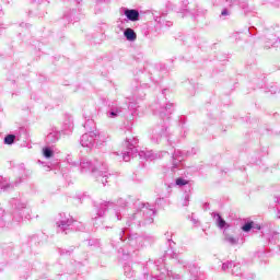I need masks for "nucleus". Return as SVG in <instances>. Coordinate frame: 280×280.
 Masks as SVG:
<instances>
[{
  "label": "nucleus",
  "mask_w": 280,
  "mask_h": 280,
  "mask_svg": "<svg viewBox=\"0 0 280 280\" xmlns=\"http://www.w3.org/2000/svg\"><path fill=\"white\" fill-rule=\"evenodd\" d=\"M148 213H149L150 215H155L156 212H155L154 210H152V209H149V210H148Z\"/></svg>",
  "instance_id": "aec40b11"
},
{
  "label": "nucleus",
  "mask_w": 280,
  "mask_h": 280,
  "mask_svg": "<svg viewBox=\"0 0 280 280\" xmlns=\"http://www.w3.org/2000/svg\"><path fill=\"white\" fill-rule=\"evenodd\" d=\"M15 140H16V136H14V135H8V136L4 138V143H5V145H12V143H14Z\"/></svg>",
  "instance_id": "f8f14e48"
},
{
  "label": "nucleus",
  "mask_w": 280,
  "mask_h": 280,
  "mask_svg": "<svg viewBox=\"0 0 280 280\" xmlns=\"http://www.w3.org/2000/svg\"><path fill=\"white\" fill-rule=\"evenodd\" d=\"M225 242H229V244H232V246H235V244H237V240L231 235H225Z\"/></svg>",
  "instance_id": "4468645a"
},
{
  "label": "nucleus",
  "mask_w": 280,
  "mask_h": 280,
  "mask_svg": "<svg viewBox=\"0 0 280 280\" xmlns=\"http://www.w3.org/2000/svg\"><path fill=\"white\" fill-rule=\"evenodd\" d=\"M180 165H183V153L180 151H175L173 154L172 171L180 170Z\"/></svg>",
  "instance_id": "20e7f679"
},
{
  "label": "nucleus",
  "mask_w": 280,
  "mask_h": 280,
  "mask_svg": "<svg viewBox=\"0 0 280 280\" xmlns=\"http://www.w3.org/2000/svg\"><path fill=\"white\" fill-rule=\"evenodd\" d=\"M125 16H127L129 21H139V11L135 9H127L125 10Z\"/></svg>",
  "instance_id": "39448f33"
},
{
  "label": "nucleus",
  "mask_w": 280,
  "mask_h": 280,
  "mask_svg": "<svg viewBox=\"0 0 280 280\" xmlns=\"http://www.w3.org/2000/svg\"><path fill=\"white\" fill-rule=\"evenodd\" d=\"M256 229H258V231H259V230H261V226L257 225Z\"/></svg>",
  "instance_id": "4be33fe9"
},
{
  "label": "nucleus",
  "mask_w": 280,
  "mask_h": 280,
  "mask_svg": "<svg viewBox=\"0 0 280 280\" xmlns=\"http://www.w3.org/2000/svg\"><path fill=\"white\" fill-rule=\"evenodd\" d=\"M175 183H176V185H178V187H184V185H188L189 182L179 177L176 179Z\"/></svg>",
  "instance_id": "dca6fc26"
},
{
  "label": "nucleus",
  "mask_w": 280,
  "mask_h": 280,
  "mask_svg": "<svg viewBox=\"0 0 280 280\" xmlns=\"http://www.w3.org/2000/svg\"><path fill=\"white\" fill-rule=\"evenodd\" d=\"M124 36L127 38V40L135 42L137 40V33L132 28H127L124 32Z\"/></svg>",
  "instance_id": "6e6552de"
},
{
  "label": "nucleus",
  "mask_w": 280,
  "mask_h": 280,
  "mask_svg": "<svg viewBox=\"0 0 280 280\" xmlns=\"http://www.w3.org/2000/svg\"><path fill=\"white\" fill-rule=\"evenodd\" d=\"M253 224H254V222L245 223V224L242 226V231H244L245 233H248V232L250 231V229H253Z\"/></svg>",
  "instance_id": "2eb2a0df"
},
{
  "label": "nucleus",
  "mask_w": 280,
  "mask_h": 280,
  "mask_svg": "<svg viewBox=\"0 0 280 280\" xmlns=\"http://www.w3.org/2000/svg\"><path fill=\"white\" fill-rule=\"evenodd\" d=\"M229 268H233V261L223 262L222 270H229Z\"/></svg>",
  "instance_id": "f3484780"
},
{
  "label": "nucleus",
  "mask_w": 280,
  "mask_h": 280,
  "mask_svg": "<svg viewBox=\"0 0 280 280\" xmlns=\"http://www.w3.org/2000/svg\"><path fill=\"white\" fill-rule=\"evenodd\" d=\"M81 172H89L91 171L92 174H97V176H102L103 178H107L108 175V167L105 166L104 163L98 162L97 160L89 161L83 160L81 162Z\"/></svg>",
  "instance_id": "f257e3e1"
},
{
  "label": "nucleus",
  "mask_w": 280,
  "mask_h": 280,
  "mask_svg": "<svg viewBox=\"0 0 280 280\" xmlns=\"http://www.w3.org/2000/svg\"><path fill=\"white\" fill-rule=\"evenodd\" d=\"M119 115H121V107H110L107 113V117L110 119H115V117H119Z\"/></svg>",
  "instance_id": "0eeeda50"
},
{
  "label": "nucleus",
  "mask_w": 280,
  "mask_h": 280,
  "mask_svg": "<svg viewBox=\"0 0 280 280\" xmlns=\"http://www.w3.org/2000/svg\"><path fill=\"white\" fill-rule=\"evenodd\" d=\"M138 156H140V159H145L147 161H152L154 159V154L150 151H140Z\"/></svg>",
  "instance_id": "9d476101"
},
{
  "label": "nucleus",
  "mask_w": 280,
  "mask_h": 280,
  "mask_svg": "<svg viewBox=\"0 0 280 280\" xmlns=\"http://www.w3.org/2000/svg\"><path fill=\"white\" fill-rule=\"evenodd\" d=\"M212 215H213L219 229H224L226 226V221H224V219H222L220 213H212Z\"/></svg>",
  "instance_id": "1a4fd4ad"
},
{
  "label": "nucleus",
  "mask_w": 280,
  "mask_h": 280,
  "mask_svg": "<svg viewBox=\"0 0 280 280\" xmlns=\"http://www.w3.org/2000/svg\"><path fill=\"white\" fill-rule=\"evenodd\" d=\"M10 187V185H7L5 188Z\"/></svg>",
  "instance_id": "b1692460"
},
{
  "label": "nucleus",
  "mask_w": 280,
  "mask_h": 280,
  "mask_svg": "<svg viewBox=\"0 0 280 280\" xmlns=\"http://www.w3.org/2000/svg\"><path fill=\"white\" fill-rule=\"evenodd\" d=\"M102 183H103V185H106V180L104 182V179H102Z\"/></svg>",
  "instance_id": "5701e85b"
},
{
  "label": "nucleus",
  "mask_w": 280,
  "mask_h": 280,
  "mask_svg": "<svg viewBox=\"0 0 280 280\" xmlns=\"http://www.w3.org/2000/svg\"><path fill=\"white\" fill-rule=\"evenodd\" d=\"M45 159H51L54 156V151L49 148L43 150Z\"/></svg>",
  "instance_id": "ddd939ff"
},
{
  "label": "nucleus",
  "mask_w": 280,
  "mask_h": 280,
  "mask_svg": "<svg viewBox=\"0 0 280 280\" xmlns=\"http://www.w3.org/2000/svg\"><path fill=\"white\" fill-rule=\"evenodd\" d=\"M188 205H189V195H186L184 199V207H187Z\"/></svg>",
  "instance_id": "a211bd4d"
},
{
  "label": "nucleus",
  "mask_w": 280,
  "mask_h": 280,
  "mask_svg": "<svg viewBox=\"0 0 280 280\" xmlns=\"http://www.w3.org/2000/svg\"><path fill=\"white\" fill-rule=\"evenodd\" d=\"M95 141L96 143H104L106 142V136L100 133V131H90L81 137V145L83 148H93Z\"/></svg>",
  "instance_id": "f03ea898"
},
{
  "label": "nucleus",
  "mask_w": 280,
  "mask_h": 280,
  "mask_svg": "<svg viewBox=\"0 0 280 280\" xmlns=\"http://www.w3.org/2000/svg\"><path fill=\"white\" fill-rule=\"evenodd\" d=\"M221 14H222V16H229V11L226 9H224Z\"/></svg>",
  "instance_id": "6ab92c4d"
},
{
  "label": "nucleus",
  "mask_w": 280,
  "mask_h": 280,
  "mask_svg": "<svg viewBox=\"0 0 280 280\" xmlns=\"http://www.w3.org/2000/svg\"><path fill=\"white\" fill-rule=\"evenodd\" d=\"M108 205H110V202H108V201L101 203L100 209L97 210V215L100 218H102V215H104V211L106 210V207H108Z\"/></svg>",
  "instance_id": "9b49d317"
},
{
  "label": "nucleus",
  "mask_w": 280,
  "mask_h": 280,
  "mask_svg": "<svg viewBox=\"0 0 280 280\" xmlns=\"http://www.w3.org/2000/svg\"><path fill=\"white\" fill-rule=\"evenodd\" d=\"M136 143L137 139H132L131 141L130 139L126 140L127 152L122 154V159L126 161V163L130 161V156H135V154H137V148H135Z\"/></svg>",
  "instance_id": "7ed1b4c3"
},
{
  "label": "nucleus",
  "mask_w": 280,
  "mask_h": 280,
  "mask_svg": "<svg viewBox=\"0 0 280 280\" xmlns=\"http://www.w3.org/2000/svg\"><path fill=\"white\" fill-rule=\"evenodd\" d=\"M178 257V255L176 254H173V258L176 259Z\"/></svg>",
  "instance_id": "412c9836"
},
{
  "label": "nucleus",
  "mask_w": 280,
  "mask_h": 280,
  "mask_svg": "<svg viewBox=\"0 0 280 280\" xmlns=\"http://www.w3.org/2000/svg\"><path fill=\"white\" fill-rule=\"evenodd\" d=\"M73 224V219L60 220L57 222L58 229L61 231H67L69 226Z\"/></svg>",
  "instance_id": "423d86ee"
}]
</instances>
